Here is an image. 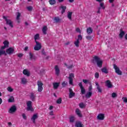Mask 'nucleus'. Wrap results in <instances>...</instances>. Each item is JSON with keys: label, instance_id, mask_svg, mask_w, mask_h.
Segmentation results:
<instances>
[{"label": "nucleus", "instance_id": "obj_55", "mask_svg": "<svg viewBox=\"0 0 127 127\" xmlns=\"http://www.w3.org/2000/svg\"><path fill=\"white\" fill-rule=\"evenodd\" d=\"M17 56L19 58H21V57H22V56H23V54H19L17 55Z\"/></svg>", "mask_w": 127, "mask_h": 127}, {"label": "nucleus", "instance_id": "obj_23", "mask_svg": "<svg viewBox=\"0 0 127 127\" xmlns=\"http://www.w3.org/2000/svg\"><path fill=\"white\" fill-rule=\"evenodd\" d=\"M86 32H87V34H89V35L92 34V33H93V29H92V28L89 27V28H87Z\"/></svg>", "mask_w": 127, "mask_h": 127}, {"label": "nucleus", "instance_id": "obj_11", "mask_svg": "<svg viewBox=\"0 0 127 127\" xmlns=\"http://www.w3.org/2000/svg\"><path fill=\"white\" fill-rule=\"evenodd\" d=\"M105 85L109 88H113V84L110 80H108L105 81Z\"/></svg>", "mask_w": 127, "mask_h": 127}, {"label": "nucleus", "instance_id": "obj_32", "mask_svg": "<svg viewBox=\"0 0 127 127\" xmlns=\"http://www.w3.org/2000/svg\"><path fill=\"white\" fill-rule=\"evenodd\" d=\"M3 44H4V46L6 47V48L8 47V45L9 44V42H8V41H5L3 42Z\"/></svg>", "mask_w": 127, "mask_h": 127}, {"label": "nucleus", "instance_id": "obj_53", "mask_svg": "<svg viewBox=\"0 0 127 127\" xmlns=\"http://www.w3.org/2000/svg\"><path fill=\"white\" fill-rule=\"evenodd\" d=\"M123 101L124 103H127V97H123Z\"/></svg>", "mask_w": 127, "mask_h": 127}, {"label": "nucleus", "instance_id": "obj_45", "mask_svg": "<svg viewBox=\"0 0 127 127\" xmlns=\"http://www.w3.org/2000/svg\"><path fill=\"white\" fill-rule=\"evenodd\" d=\"M82 39H83V37H82V35H79L78 36V38H77V40H78V41H79V40H80V41L82 40Z\"/></svg>", "mask_w": 127, "mask_h": 127}, {"label": "nucleus", "instance_id": "obj_37", "mask_svg": "<svg viewBox=\"0 0 127 127\" xmlns=\"http://www.w3.org/2000/svg\"><path fill=\"white\" fill-rule=\"evenodd\" d=\"M3 54H5V55H6V54H5V51L0 50V56L3 55Z\"/></svg>", "mask_w": 127, "mask_h": 127}, {"label": "nucleus", "instance_id": "obj_64", "mask_svg": "<svg viewBox=\"0 0 127 127\" xmlns=\"http://www.w3.org/2000/svg\"><path fill=\"white\" fill-rule=\"evenodd\" d=\"M125 39L127 40V34H126L125 36Z\"/></svg>", "mask_w": 127, "mask_h": 127}, {"label": "nucleus", "instance_id": "obj_7", "mask_svg": "<svg viewBox=\"0 0 127 127\" xmlns=\"http://www.w3.org/2000/svg\"><path fill=\"white\" fill-rule=\"evenodd\" d=\"M74 77H75V75H74V73H70L69 74L68 79L69 80V84L70 85H73V79H74Z\"/></svg>", "mask_w": 127, "mask_h": 127}, {"label": "nucleus", "instance_id": "obj_58", "mask_svg": "<svg viewBox=\"0 0 127 127\" xmlns=\"http://www.w3.org/2000/svg\"><path fill=\"white\" fill-rule=\"evenodd\" d=\"M71 68H73V65L67 66V69H71Z\"/></svg>", "mask_w": 127, "mask_h": 127}, {"label": "nucleus", "instance_id": "obj_12", "mask_svg": "<svg viewBox=\"0 0 127 127\" xmlns=\"http://www.w3.org/2000/svg\"><path fill=\"white\" fill-rule=\"evenodd\" d=\"M97 120H99L100 121L105 120V114L102 113L98 114L97 116Z\"/></svg>", "mask_w": 127, "mask_h": 127}, {"label": "nucleus", "instance_id": "obj_41", "mask_svg": "<svg viewBox=\"0 0 127 127\" xmlns=\"http://www.w3.org/2000/svg\"><path fill=\"white\" fill-rule=\"evenodd\" d=\"M79 43H80V42L78 40H76L75 42H74V45L76 47H79Z\"/></svg>", "mask_w": 127, "mask_h": 127}, {"label": "nucleus", "instance_id": "obj_24", "mask_svg": "<svg viewBox=\"0 0 127 127\" xmlns=\"http://www.w3.org/2000/svg\"><path fill=\"white\" fill-rule=\"evenodd\" d=\"M101 71L102 73H104L105 74H108L109 73V71H108V69L106 67H103L101 69Z\"/></svg>", "mask_w": 127, "mask_h": 127}, {"label": "nucleus", "instance_id": "obj_2", "mask_svg": "<svg viewBox=\"0 0 127 127\" xmlns=\"http://www.w3.org/2000/svg\"><path fill=\"white\" fill-rule=\"evenodd\" d=\"M38 86V92L41 93L43 91V83L40 80H38L37 83Z\"/></svg>", "mask_w": 127, "mask_h": 127}, {"label": "nucleus", "instance_id": "obj_33", "mask_svg": "<svg viewBox=\"0 0 127 127\" xmlns=\"http://www.w3.org/2000/svg\"><path fill=\"white\" fill-rule=\"evenodd\" d=\"M124 35H125V32L124 31H121V32L119 34V37L120 38H123V37H124Z\"/></svg>", "mask_w": 127, "mask_h": 127}, {"label": "nucleus", "instance_id": "obj_31", "mask_svg": "<svg viewBox=\"0 0 127 127\" xmlns=\"http://www.w3.org/2000/svg\"><path fill=\"white\" fill-rule=\"evenodd\" d=\"M13 102H14V98L13 96H11L8 99V102L13 103Z\"/></svg>", "mask_w": 127, "mask_h": 127}, {"label": "nucleus", "instance_id": "obj_22", "mask_svg": "<svg viewBox=\"0 0 127 127\" xmlns=\"http://www.w3.org/2000/svg\"><path fill=\"white\" fill-rule=\"evenodd\" d=\"M72 14H73V12L68 11L67 12V18H68L69 20H72Z\"/></svg>", "mask_w": 127, "mask_h": 127}, {"label": "nucleus", "instance_id": "obj_61", "mask_svg": "<svg viewBox=\"0 0 127 127\" xmlns=\"http://www.w3.org/2000/svg\"><path fill=\"white\" fill-rule=\"evenodd\" d=\"M24 50L25 51H27V50H28V47L26 46L24 48Z\"/></svg>", "mask_w": 127, "mask_h": 127}, {"label": "nucleus", "instance_id": "obj_29", "mask_svg": "<svg viewBox=\"0 0 127 127\" xmlns=\"http://www.w3.org/2000/svg\"><path fill=\"white\" fill-rule=\"evenodd\" d=\"M49 2L50 3V4L51 5H53V4H55L56 3V0H49Z\"/></svg>", "mask_w": 127, "mask_h": 127}, {"label": "nucleus", "instance_id": "obj_48", "mask_svg": "<svg viewBox=\"0 0 127 127\" xmlns=\"http://www.w3.org/2000/svg\"><path fill=\"white\" fill-rule=\"evenodd\" d=\"M7 91H8V92H12V91H13V89L10 87H8L7 88Z\"/></svg>", "mask_w": 127, "mask_h": 127}, {"label": "nucleus", "instance_id": "obj_38", "mask_svg": "<svg viewBox=\"0 0 127 127\" xmlns=\"http://www.w3.org/2000/svg\"><path fill=\"white\" fill-rule=\"evenodd\" d=\"M100 6L99 7H101V8H102V9H105L106 8V7H105L104 5V3L102 2L100 3Z\"/></svg>", "mask_w": 127, "mask_h": 127}, {"label": "nucleus", "instance_id": "obj_39", "mask_svg": "<svg viewBox=\"0 0 127 127\" xmlns=\"http://www.w3.org/2000/svg\"><path fill=\"white\" fill-rule=\"evenodd\" d=\"M117 97H118V94H117V93L113 92L112 94V97L114 99H115V98H117Z\"/></svg>", "mask_w": 127, "mask_h": 127}, {"label": "nucleus", "instance_id": "obj_35", "mask_svg": "<svg viewBox=\"0 0 127 127\" xmlns=\"http://www.w3.org/2000/svg\"><path fill=\"white\" fill-rule=\"evenodd\" d=\"M75 121V118L73 116H71L69 118V123H74Z\"/></svg>", "mask_w": 127, "mask_h": 127}, {"label": "nucleus", "instance_id": "obj_20", "mask_svg": "<svg viewBox=\"0 0 127 127\" xmlns=\"http://www.w3.org/2000/svg\"><path fill=\"white\" fill-rule=\"evenodd\" d=\"M53 19L56 23H59L61 21V19L59 16L55 17Z\"/></svg>", "mask_w": 127, "mask_h": 127}, {"label": "nucleus", "instance_id": "obj_62", "mask_svg": "<svg viewBox=\"0 0 127 127\" xmlns=\"http://www.w3.org/2000/svg\"><path fill=\"white\" fill-rule=\"evenodd\" d=\"M53 109V106H50V107L49 108V110H51Z\"/></svg>", "mask_w": 127, "mask_h": 127}, {"label": "nucleus", "instance_id": "obj_3", "mask_svg": "<svg viewBox=\"0 0 127 127\" xmlns=\"http://www.w3.org/2000/svg\"><path fill=\"white\" fill-rule=\"evenodd\" d=\"M113 68L115 69L116 74L120 75V76H122V75H123V72L121 71V69H120V67H118V65H116V64L113 65Z\"/></svg>", "mask_w": 127, "mask_h": 127}, {"label": "nucleus", "instance_id": "obj_27", "mask_svg": "<svg viewBox=\"0 0 127 127\" xmlns=\"http://www.w3.org/2000/svg\"><path fill=\"white\" fill-rule=\"evenodd\" d=\"M53 87H54V89H55V90H56V89H58V87H59V83H58V82L54 83Z\"/></svg>", "mask_w": 127, "mask_h": 127}, {"label": "nucleus", "instance_id": "obj_15", "mask_svg": "<svg viewBox=\"0 0 127 127\" xmlns=\"http://www.w3.org/2000/svg\"><path fill=\"white\" fill-rule=\"evenodd\" d=\"M36 98V95H35V94L33 93V92H31L30 94V98L31 99V101H32V102H34V101H35Z\"/></svg>", "mask_w": 127, "mask_h": 127}, {"label": "nucleus", "instance_id": "obj_19", "mask_svg": "<svg viewBox=\"0 0 127 127\" xmlns=\"http://www.w3.org/2000/svg\"><path fill=\"white\" fill-rule=\"evenodd\" d=\"M38 118V116H37V114H34L33 115L32 118H31V120H32L33 124H36L35 120Z\"/></svg>", "mask_w": 127, "mask_h": 127}, {"label": "nucleus", "instance_id": "obj_26", "mask_svg": "<svg viewBox=\"0 0 127 127\" xmlns=\"http://www.w3.org/2000/svg\"><path fill=\"white\" fill-rule=\"evenodd\" d=\"M75 127H84V126H83V124H82V123H81V122H76L75 123Z\"/></svg>", "mask_w": 127, "mask_h": 127}, {"label": "nucleus", "instance_id": "obj_63", "mask_svg": "<svg viewBox=\"0 0 127 127\" xmlns=\"http://www.w3.org/2000/svg\"><path fill=\"white\" fill-rule=\"evenodd\" d=\"M114 1L115 0H109V2L110 3H113V2H114Z\"/></svg>", "mask_w": 127, "mask_h": 127}, {"label": "nucleus", "instance_id": "obj_14", "mask_svg": "<svg viewBox=\"0 0 127 127\" xmlns=\"http://www.w3.org/2000/svg\"><path fill=\"white\" fill-rule=\"evenodd\" d=\"M95 85L96 86V89L98 90V93H102V88H101V86H100V84H99V83L97 82H95Z\"/></svg>", "mask_w": 127, "mask_h": 127}, {"label": "nucleus", "instance_id": "obj_49", "mask_svg": "<svg viewBox=\"0 0 127 127\" xmlns=\"http://www.w3.org/2000/svg\"><path fill=\"white\" fill-rule=\"evenodd\" d=\"M19 17H20V13L19 12L17 13V15L16 16V19L17 20H18L19 19Z\"/></svg>", "mask_w": 127, "mask_h": 127}, {"label": "nucleus", "instance_id": "obj_8", "mask_svg": "<svg viewBox=\"0 0 127 127\" xmlns=\"http://www.w3.org/2000/svg\"><path fill=\"white\" fill-rule=\"evenodd\" d=\"M78 86L80 89L81 94L82 95L85 94V93H86V90L85 89V88H84V87L83 86V84H82V82H80L78 84Z\"/></svg>", "mask_w": 127, "mask_h": 127}, {"label": "nucleus", "instance_id": "obj_36", "mask_svg": "<svg viewBox=\"0 0 127 127\" xmlns=\"http://www.w3.org/2000/svg\"><path fill=\"white\" fill-rule=\"evenodd\" d=\"M34 39H35V42H36V40H37V39H39V34H36L35 36H34Z\"/></svg>", "mask_w": 127, "mask_h": 127}, {"label": "nucleus", "instance_id": "obj_9", "mask_svg": "<svg viewBox=\"0 0 127 127\" xmlns=\"http://www.w3.org/2000/svg\"><path fill=\"white\" fill-rule=\"evenodd\" d=\"M13 52H14V49L13 48H9L6 50V53L8 54L9 55H11V54H13Z\"/></svg>", "mask_w": 127, "mask_h": 127}, {"label": "nucleus", "instance_id": "obj_21", "mask_svg": "<svg viewBox=\"0 0 127 127\" xmlns=\"http://www.w3.org/2000/svg\"><path fill=\"white\" fill-rule=\"evenodd\" d=\"M75 113H76V115H77V116L78 117H79V118H82V114H81V112L80 111V109H76V110H75Z\"/></svg>", "mask_w": 127, "mask_h": 127}, {"label": "nucleus", "instance_id": "obj_52", "mask_svg": "<svg viewBox=\"0 0 127 127\" xmlns=\"http://www.w3.org/2000/svg\"><path fill=\"white\" fill-rule=\"evenodd\" d=\"M75 31H76V32H78V33H81V30H80V28H76L75 29Z\"/></svg>", "mask_w": 127, "mask_h": 127}, {"label": "nucleus", "instance_id": "obj_42", "mask_svg": "<svg viewBox=\"0 0 127 127\" xmlns=\"http://www.w3.org/2000/svg\"><path fill=\"white\" fill-rule=\"evenodd\" d=\"M21 82L22 84H26V82H27V80H26V78H22Z\"/></svg>", "mask_w": 127, "mask_h": 127}, {"label": "nucleus", "instance_id": "obj_60", "mask_svg": "<svg viewBox=\"0 0 127 127\" xmlns=\"http://www.w3.org/2000/svg\"><path fill=\"white\" fill-rule=\"evenodd\" d=\"M100 10H101V7H99V8H98V11H97V13H101V11H100Z\"/></svg>", "mask_w": 127, "mask_h": 127}, {"label": "nucleus", "instance_id": "obj_1", "mask_svg": "<svg viewBox=\"0 0 127 127\" xmlns=\"http://www.w3.org/2000/svg\"><path fill=\"white\" fill-rule=\"evenodd\" d=\"M91 62L93 64H96V63L98 67L99 68H102L103 66V61L97 56L93 57V59L91 60Z\"/></svg>", "mask_w": 127, "mask_h": 127}, {"label": "nucleus", "instance_id": "obj_40", "mask_svg": "<svg viewBox=\"0 0 127 127\" xmlns=\"http://www.w3.org/2000/svg\"><path fill=\"white\" fill-rule=\"evenodd\" d=\"M67 84H68V83L67 82L64 81L63 82H62V85L63 87L64 88L67 86Z\"/></svg>", "mask_w": 127, "mask_h": 127}, {"label": "nucleus", "instance_id": "obj_5", "mask_svg": "<svg viewBox=\"0 0 127 127\" xmlns=\"http://www.w3.org/2000/svg\"><path fill=\"white\" fill-rule=\"evenodd\" d=\"M27 111H31L33 112V108H32V102L31 101H28L27 102Z\"/></svg>", "mask_w": 127, "mask_h": 127}, {"label": "nucleus", "instance_id": "obj_57", "mask_svg": "<svg viewBox=\"0 0 127 127\" xmlns=\"http://www.w3.org/2000/svg\"><path fill=\"white\" fill-rule=\"evenodd\" d=\"M49 115L50 116H53L54 114H53V111H51L50 113H49Z\"/></svg>", "mask_w": 127, "mask_h": 127}, {"label": "nucleus", "instance_id": "obj_17", "mask_svg": "<svg viewBox=\"0 0 127 127\" xmlns=\"http://www.w3.org/2000/svg\"><path fill=\"white\" fill-rule=\"evenodd\" d=\"M55 69L56 75H57V76H59V74H60V69H59L58 65H55Z\"/></svg>", "mask_w": 127, "mask_h": 127}, {"label": "nucleus", "instance_id": "obj_18", "mask_svg": "<svg viewBox=\"0 0 127 127\" xmlns=\"http://www.w3.org/2000/svg\"><path fill=\"white\" fill-rule=\"evenodd\" d=\"M66 9H67V7L66 6L62 5L60 7V9H62V11H61L62 14H63V13L65 12Z\"/></svg>", "mask_w": 127, "mask_h": 127}, {"label": "nucleus", "instance_id": "obj_54", "mask_svg": "<svg viewBox=\"0 0 127 127\" xmlns=\"http://www.w3.org/2000/svg\"><path fill=\"white\" fill-rule=\"evenodd\" d=\"M82 82H83V83H84V84H87V83H88V82H89V81L87 79H82Z\"/></svg>", "mask_w": 127, "mask_h": 127}, {"label": "nucleus", "instance_id": "obj_16", "mask_svg": "<svg viewBox=\"0 0 127 127\" xmlns=\"http://www.w3.org/2000/svg\"><path fill=\"white\" fill-rule=\"evenodd\" d=\"M29 54L30 56V60L31 61H35V60H36V57L35 56L33 55V54L29 53Z\"/></svg>", "mask_w": 127, "mask_h": 127}, {"label": "nucleus", "instance_id": "obj_47", "mask_svg": "<svg viewBox=\"0 0 127 127\" xmlns=\"http://www.w3.org/2000/svg\"><path fill=\"white\" fill-rule=\"evenodd\" d=\"M32 6H29L27 7V9H28L29 11H31L32 10Z\"/></svg>", "mask_w": 127, "mask_h": 127}, {"label": "nucleus", "instance_id": "obj_28", "mask_svg": "<svg viewBox=\"0 0 127 127\" xmlns=\"http://www.w3.org/2000/svg\"><path fill=\"white\" fill-rule=\"evenodd\" d=\"M85 97L87 98V99H89L90 97H92V92L89 91L87 92L85 95Z\"/></svg>", "mask_w": 127, "mask_h": 127}, {"label": "nucleus", "instance_id": "obj_59", "mask_svg": "<svg viewBox=\"0 0 127 127\" xmlns=\"http://www.w3.org/2000/svg\"><path fill=\"white\" fill-rule=\"evenodd\" d=\"M5 48H7L5 47V46H3L1 47V50H4Z\"/></svg>", "mask_w": 127, "mask_h": 127}, {"label": "nucleus", "instance_id": "obj_4", "mask_svg": "<svg viewBox=\"0 0 127 127\" xmlns=\"http://www.w3.org/2000/svg\"><path fill=\"white\" fill-rule=\"evenodd\" d=\"M3 19H5L6 21V24L9 26L10 27H13V24L12 23V21L10 19H7L6 16H3Z\"/></svg>", "mask_w": 127, "mask_h": 127}, {"label": "nucleus", "instance_id": "obj_34", "mask_svg": "<svg viewBox=\"0 0 127 127\" xmlns=\"http://www.w3.org/2000/svg\"><path fill=\"white\" fill-rule=\"evenodd\" d=\"M86 38L87 40H89V41H90L91 40H93V36H86Z\"/></svg>", "mask_w": 127, "mask_h": 127}, {"label": "nucleus", "instance_id": "obj_43", "mask_svg": "<svg viewBox=\"0 0 127 127\" xmlns=\"http://www.w3.org/2000/svg\"><path fill=\"white\" fill-rule=\"evenodd\" d=\"M61 103H62V99L61 98L57 100V104H60Z\"/></svg>", "mask_w": 127, "mask_h": 127}, {"label": "nucleus", "instance_id": "obj_51", "mask_svg": "<svg viewBox=\"0 0 127 127\" xmlns=\"http://www.w3.org/2000/svg\"><path fill=\"white\" fill-rule=\"evenodd\" d=\"M92 90H93V87L92 86V84H90L88 88L89 92H91Z\"/></svg>", "mask_w": 127, "mask_h": 127}, {"label": "nucleus", "instance_id": "obj_46", "mask_svg": "<svg viewBox=\"0 0 127 127\" xmlns=\"http://www.w3.org/2000/svg\"><path fill=\"white\" fill-rule=\"evenodd\" d=\"M99 76L100 74H99V72H96L95 73V78H96V79H98Z\"/></svg>", "mask_w": 127, "mask_h": 127}, {"label": "nucleus", "instance_id": "obj_56", "mask_svg": "<svg viewBox=\"0 0 127 127\" xmlns=\"http://www.w3.org/2000/svg\"><path fill=\"white\" fill-rule=\"evenodd\" d=\"M42 54H43V55H45L46 54V53H45V51H44V50L42 51Z\"/></svg>", "mask_w": 127, "mask_h": 127}, {"label": "nucleus", "instance_id": "obj_30", "mask_svg": "<svg viewBox=\"0 0 127 127\" xmlns=\"http://www.w3.org/2000/svg\"><path fill=\"white\" fill-rule=\"evenodd\" d=\"M42 31L44 34H46V31H47V27L46 26L43 27L42 29Z\"/></svg>", "mask_w": 127, "mask_h": 127}, {"label": "nucleus", "instance_id": "obj_10", "mask_svg": "<svg viewBox=\"0 0 127 127\" xmlns=\"http://www.w3.org/2000/svg\"><path fill=\"white\" fill-rule=\"evenodd\" d=\"M15 112H16V106L14 105L11 107L8 110V113L9 114H13V113H15Z\"/></svg>", "mask_w": 127, "mask_h": 127}, {"label": "nucleus", "instance_id": "obj_50", "mask_svg": "<svg viewBox=\"0 0 127 127\" xmlns=\"http://www.w3.org/2000/svg\"><path fill=\"white\" fill-rule=\"evenodd\" d=\"M22 117L23 119H24V120H26V119H27V117H26V115H25V114H23L22 115Z\"/></svg>", "mask_w": 127, "mask_h": 127}, {"label": "nucleus", "instance_id": "obj_25", "mask_svg": "<svg viewBox=\"0 0 127 127\" xmlns=\"http://www.w3.org/2000/svg\"><path fill=\"white\" fill-rule=\"evenodd\" d=\"M23 74H24V75H26V76H28V77L30 75V73L28 72L27 69H24L23 70Z\"/></svg>", "mask_w": 127, "mask_h": 127}, {"label": "nucleus", "instance_id": "obj_44", "mask_svg": "<svg viewBox=\"0 0 127 127\" xmlns=\"http://www.w3.org/2000/svg\"><path fill=\"white\" fill-rule=\"evenodd\" d=\"M79 106L81 109H83V108H85V105H84V103H80Z\"/></svg>", "mask_w": 127, "mask_h": 127}, {"label": "nucleus", "instance_id": "obj_6", "mask_svg": "<svg viewBox=\"0 0 127 127\" xmlns=\"http://www.w3.org/2000/svg\"><path fill=\"white\" fill-rule=\"evenodd\" d=\"M36 45L35 46L34 49L35 51H38V50H40L41 49V44L39 43L38 41H36Z\"/></svg>", "mask_w": 127, "mask_h": 127}, {"label": "nucleus", "instance_id": "obj_13", "mask_svg": "<svg viewBox=\"0 0 127 127\" xmlns=\"http://www.w3.org/2000/svg\"><path fill=\"white\" fill-rule=\"evenodd\" d=\"M69 99H72L73 97L75 96V92H73V90H72L71 88H69Z\"/></svg>", "mask_w": 127, "mask_h": 127}]
</instances>
